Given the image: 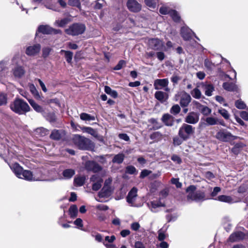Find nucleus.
<instances>
[{"mask_svg": "<svg viewBox=\"0 0 248 248\" xmlns=\"http://www.w3.org/2000/svg\"><path fill=\"white\" fill-rule=\"evenodd\" d=\"M215 137L219 141L225 142H231L238 138L225 129H220L216 133Z\"/></svg>", "mask_w": 248, "mask_h": 248, "instance_id": "20e7f679", "label": "nucleus"}, {"mask_svg": "<svg viewBox=\"0 0 248 248\" xmlns=\"http://www.w3.org/2000/svg\"><path fill=\"white\" fill-rule=\"evenodd\" d=\"M169 80L167 78L164 79H157L155 80L154 86L156 90L161 89L164 87H166L168 86Z\"/></svg>", "mask_w": 248, "mask_h": 248, "instance_id": "f3484780", "label": "nucleus"}, {"mask_svg": "<svg viewBox=\"0 0 248 248\" xmlns=\"http://www.w3.org/2000/svg\"><path fill=\"white\" fill-rule=\"evenodd\" d=\"M218 112L226 120L230 118V115L228 111L224 108H220L218 109Z\"/></svg>", "mask_w": 248, "mask_h": 248, "instance_id": "58836bf2", "label": "nucleus"}, {"mask_svg": "<svg viewBox=\"0 0 248 248\" xmlns=\"http://www.w3.org/2000/svg\"><path fill=\"white\" fill-rule=\"evenodd\" d=\"M111 181L110 178H108L105 181L104 186L99 192V196L100 197H107L110 195L111 191L109 185L110 184Z\"/></svg>", "mask_w": 248, "mask_h": 248, "instance_id": "ddd939ff", "label": "nucleus"}, {"mask_svg": "<svg viewBox=\"0 0 248 248\" xmlns=\"http://www.w3.org/2000/svg\"><path fill=\"white\" fill-rule=\"evenodd\" d=\"M151 171L150 170H143L140 174V177L141 178H143L145 177L146 176H148L151 173Z\"/></svg>", "mask_w": 248, "mask_h": 248, "instance_id": "0e129e2a", "label": "nucleus"}, {"mask_svg": "<svg viewBox=\"0 0 248 248\" xmlns=\"http://www.w3.org/2000/svg\"><path fill=\"white\" fill-rule=\"evenodd\" d=\"M170 11L169 8L166 6H163L160 7L159 9V12L162 15L169 14V12Z\"/></svg>", "mask_w": 248, "mask_h": 248, "instance_id": "4d7b16f0", "label": "nucleus"}, {"mask_svg": "<svg viewBox=\"0 0 248 248\" xmlns=\"http://www.w3.org/2000/svg\"><path fill=\"white\" fill-rule=\"evenodd\" d=\"M240 116L245 121H248V113L245 111H243L240 113Z\"/></svg>", "mask_w": 248, "mask_h": 248, "instance_id": "774afa93", "label": "nucleus"}, {"mask_svg": "<svg viewBox=\"0 0 248 248\" xmlns=\"http://www.w3.org/2000/svg\"><path fill=\"white\" fill-rule=\"evenodd\" d=\"M126 172L129 174H135L137 172L136 169L132 166H128L126 168Z\"/></svg>", "mask_w": 248, "mask_h": 248, "instance_id": "5fc2aeb1", "label": "nucleus"}, {"mask_svg": "<svg viewBox=\"0 0 248 248\" xmlns=\"http://www.w3.org/2000/svg\"><path fill=\"white\" fill-rule=\"evenodd\" d=\"M86 27L81 23H74L65 30V32L68 35L77 36L84 32Z\"/></svg>", "mask_w": 248, "mask_h": 248, "instance_id": "423d86ee", "label": "nucleus"}, {"mask_svg": "<svg viewBox=\"0 0 248 248\" xmlns=\"http://www.w3.org/2000/svg\"><path fill=\"white\" fill-rule=\"evenodd\" d=\"M73 53L71 51H68V52H65V58L67 62H71L73 58Z\"/></svg>", "mask_w": 248, "mask_h": 248, "instance_id": "6e6d98bb", "label": "nucleus"}, {"mask_svg": "<svg viewBox=\"0 0 248 248\" xmlns=\"http://www.w3.org/2000/svg\"><path fill=\"white\" fill-rule=\"evenodd\" d=\"M216 200H218L220 202L231 203L232 202V199L229 196L226 195H220L218 196Z\"/></svg>", "mask_w": 248, "mask_h": 248, "instance_id": "7c9ffc66", "label": "nucleus"}, {"mask_svg": "<svg viewBox=\"0 0 248 248\" xmlns=\"http://www.w3.org/2000/svg\"><path fill=\"white\" fill-rule=\"evenodd\" d=\"M180 107L178 105H175L171 107L170 112L173 115H176L180 112Z\"/></svg>", "mask_w": 248, "mask_h": 248, "instance_id": "8fccbe9b", "label": "nucleus"}, {"mask_svg": "<svg viewBox=\"0 0 248 248\" xmlns=\"http://www.w3.org/2000/svg\"><path fill=\"white\" fill-rule=\"evenodd\" d=\"M223 88L228 91H235L237 90L236 85L232 83L225 82L222 85Z\"/></svg>", "mask_w": 248, "mask_h": 248, "instance_id": "a878e982", "label": "nucleus"}, {"mask_svg": "<svg viewBox=\"0 0 248 248\" xmlns=\"http://www.w3.org/2000/svg\"><path fill=\"white\" fill-rule=\"evenodd\" d=\"M191 95L196 99H200L201 97L202 96V93L200 90L198 89L197 88H196L194 89L191 92Z\"/></svg>", "mask_w": 248, "mask_h": 248, "instance_id": "79ce46f5", "label": "nucleus"}, {"mask_svg": "<svg viewBox=\"0 0 248 248\" xmlns=\"http://www.w3.org/2000/svg\"><path fill=\"white\" fill-rule=\"evenodd\" d=\"M68 3L71 6H75L78 8H80V2L79 0H68Z\"/></svg>", "mask_w": 248, "mask_h": 248, "instance_id": "864d4df0", "label": "nucleus"}, {"mask_svg": "<svg viewBox=\"0 0 248 248\" xmlns=\"http://www.w3.org/2000/svg\"><path fill=\"white\" fill-rule=\"evenodd\" d=\"M78 213V207L76 205H73L70 207L69 209V213L71 217H76L77 216Z\"/></svg>", "mask_w": 248, "mask_h": 248, "instance_id": "c85d7f7f", "label": "nucleus"}, {"mask_svg": "<svg viewBox=\"0 0 248 248\" xmlns=\"http://www.w3.org/2000/svg\"><path fill=\"white\" fill-rule=\"evenodd\" d=\"M74 224L77 225L79 228L83 227L82 220L81 218H77L74 222Z\"/></svg>", "mask_w": 248, "mask_h": 248, "instance_id": "69168bd1", "label": "nucleus"}, {"mask_svg": "<svg viewBox=\"0 0 248 248\" xmlns=\"http://www.w3.org/2000/svg\"><path fill=\"white\" fill-rule=\"evenodd\" d=\"M138 189L137 188L134 187L129 192L126 197L127 202L131 204V206H135V202L137 197Z\"/></svg>", "mask_w": 248, "mask_h": 248, "instance_id": "9b49d317", "label": "nucleus"}, {"mask_svg": "<svg viewBox=\"0 0 248 248\" xmlns=\"http://www.w3.org/2000/svg\"><path fill=\"white\" fill-rule=\"evenodd\" d=\"M127 7L129 11L132 12H138L141 9V5L136 0H128Z\"/></svg>", "mask_w": 248, "mask_h": 248, "instance_id": "9d476101", "label": "nucleus"}, {"mask_svg": "<svg viewBox=\"0 0 248 248\" xmlns=\"http://www.w3.org/2000/svg\"><path fill=\"white\" fill-rule=\"evenodd\" d=\"M199 120V115L196 112H191L186 117L185 122L187 124H196Z\"/></svg>", "mask_w": 248, "mask_h": 248, "instance_id": "f8f14e48", "label": "nucleus"}, {"mask_svg": "<svg viewBox=\"0 0 248 248\" xmlns=\"http://www.w3.org/2000/svg\"><path fill=\"white\" fill-rule=\"evenodd\" d=\"M159 0H144L145 4L151 9H155Z\"/></svg>", "mask_w": 248, "mask_h": 248, "instance_id": "2f4dec72", "label": "nucleus"}, {"mask_svg": "<svg viewBox=\"0 0 248 248\" xmlns=\"http://www.w3.org/2000/svg\"><path fill=\"white\" fill-rule=\"evenodd\" d=\"M169 15L174 21L177 22L179 20L180 16L176 11L170 10L169 12Z\"/></svg>", "mask_w": 248, "mask_h": 248, "instance_id": "de8ad7c7", "label": "nucleus"}, {"mask_svg": "<svg viewBox=\"0 0 248 248\" xmlns=\"http://www.w3.org/2000/svg\"><path fill=\"white\" fill-rule=\"evenodd\" d=\"M193 103L195 107L199 110L203 115L208 116L211 114L212 112L211 109L208 107L202 105L196 101H193Z\"/></svg>", "mask_w": 248, "mask_h": 248, "instance_id": "2eb2a0df", "label": "nucleus"}, {"mask_svg": "<svg viewBox=\"0 0 248 248\" xmlns=\"http://www.w3.org/2000/svg\"><path fill=\"white\" fill-rule=\"evenodd\" d=\"M205 122L208 125L218 124V119L213 117H208L205 118Z\"/></svg>", "mask_w": 248, "mask_h": 248, "instance_id": "c756f323", "label": "nucleus"}, {"mask_svg": "<svg viewBox=\"0 0 248 248\" xmlns=\"http://www.w3.org/2000/svg\"><path fill=\"white\" fill-rule=\"evenodd\" d=\"M162 135L159 132H155L152 134L150 138L155 140H159L162 139Z\"/></svg>", "mask_w": 248, "mask_h": 248, "instance_id": "49530a36", "label": "nucleus"}, {"mask_svg": "<svg viewBox=\"0 0 248 248\" xmlns=\"http://www.w3.org/2000/svg\"><path fill=\"white\" fill-rule=\"evenodd\" d=\"M204 63L205 66L209 69H212L213 67L215 66V64L212 62H211L210 60L208 59L205 60Z\"/></svg>", "mask_w": 248, "mask_h": 248, "instance_id": "13d9d810", "label": "nucleus"}, {"mask_svg": "<svg viewBox=\"0 0 248 248\" xmlns=\"http://www.w3.org/2000/svg\"><path fill=\"white\" fill-rule=\"evenodd\" d=\"M235 106L237 108L240 109H244L246 108V104L241 99L237 100L235 101Z\"/></svg>", "mask_w": 248, "mask_h": 248, "instance_id": "c03bdc74", "label": "nucleus"}, {"mask_svg": "<svg viewBox=\"0 0 248 248\" xmlns=\"http://www.w3.org/2000/svg\"><path fill=\"white\" fill-rule=\"evenodd\" d=\"M51 50V49L50 47H48L43 48V50H42V52H43L42 56H43V57L44 58L47 57L49 55Z\"/></svg>", "mask_w": 248, "mask_h": 248, "instance_id": "bf43d9fd", "label": "nucleus"}, {"mask_svg": "<svg viewBox=\"0 0 248 248\" xmlns=\"http://www.w3.org/2000/svg\"><path fill=\"white\" fill-rule=\"evenodd\" d=\"M149 46L155 50H162L164 48V45L162 41L157 38H152L148 40Z\"/></svg>", "mask_w": 248, "mask_h": 248, "instance_id": "6e6552de", "label": "nucleus"}, {"mask_svg": "<svg viewBox=\"0 0 248 248\" xmlns=\"http://www.w3.org/2000/svg\"><path fill=\"white\" fill-rule=\"evenodd\" d=\"M192 34H194V32L187 27H184L181 29V35L184 39L186 40H189Z\"/></svg>", "mask_w": 248, "mask_h": 248, "instance_id": "412c9836", "label": "nucleus"}, {"mask_svg": "<svg viewBox=\"0 0 248 248\" xmlns=\"http://www.w3.org/2000/svg\"><path fill=\"white\" fill-rule=\"evenodd\" d=\"M90 181L93 183L92 189L93 190L97 191L101 188L103 182L101 176L98 174L93 175L90 178Z\"/></svg>", "mask_w": 248, "mask_h": 248, "instance_id": "1a4fd4ad", "label": "nucleus"}, {"mask_svg": "<svg viewBox=\"0 0 248 248\" xmlns=\"http://www.w3.org/2000/svg\"><path fill=\"white\" fill-rule=\"evenodd\" d=\"M85 167L88 170L92 171L94 172L99 171L102 168L98 164L94 161H88L85 163Z\"/></svg>", "mask_w": 248, "mask_h": 248, "instance_id": "4468645a", "label": "nucleus"}, {"mask_svg": "<svg viewBox=\"0 0 248 248\" xmlns=\"http://www.w3.org/2000/svg\"><path fill=\"white\" fill-rule=\"evenodd\" d=\"M36 132L41 136H44L48 134V131L43 127H39L36 129Z\"/></svg>", "mask_w": 248, "mask_h": 248, "instance_id": "09e8293b", "label": "nucleus"}, {"mask_svg": "<svg viewBox=\"0 0 248 248\" xmlns=\"http://www.w3.org/2000/svg\"><path fill=\"white\" fill-rule=\"evenodd\" d=\"M7 95L4 93H0V106L6 105L7 104Z\"/></svg>", "mask_w": 248, "mask_h": 248, "instance_id": "e433bc0d", "label": "nucleus"}, {"mask_svg": "<svg viewBox=\"0 0 248 248\" xmlns=\"http://www.w3.org/2000/svg\"><path fill=\"white\" fill-rule=\"evenodd\" d=\"M155 98L161 102H165L168 98V94L167 93L162 92H156L155 94Z\"/></svg>", "mask_w": 248, "mask_h": 248, "instance_id": "b1692460", "label": "nucleus"}, {"mask_svg": "<svg viewBox=\"0 0 248 248\" xmlns=\"http://www.w3.org/2000/svg\"><path fill=\"white\" fill-rule=\"evenodd\" d=\"M245 234L241 232H236L232 233L228 239L231 242H234L243 239L245 238Z\"/></svg>", "mask_w": 248, "mask_h": 248, "instance_id": "6ab92c4d", "label": "nucleus"}, {"mask_svg": "<svg viewBox=\"0 0 248 248\" xmlns=\"http://www.w3.org/2000/svg\"><path fill=\"white\" fill-rule=\"evenodd\" d=\"M196 187L194 186H190L186 189V191L188 193L187 199L192 201L199 202L204 200V194L202 192L197 191H195Z\"/></svg>", "mask_w": 248, "mask_h": 248, "instance_id": "0eeeda50", "label": "nucleus"}, {"mask_svg": "<svg viewBox=\"0 0 248 248\" xmlns=\"http://www.w3.org/2000/svg\"><path fill=\"white\" fill-rule=\"evenodd\" d=\"M195 127L192 125L183 124L179 129L178 135L183 140H186L194 134Z\"/></svg>", "mask_w": 248, "mask_h": 248, "instance_id": "39448f33", "label": "nucleus"}, {"mask_svg": "<svg viewBox=\"0 0 248 248\" xmlns=\"http://www.w3.org/2000/svg\"><path fill=\"white\" fill-rule=\"evenodd\" d=\"M161 120L167 126H171L173 125L174 118L169 114H165L163 115Z\"/></svg>", "mask_w": 248, "mask_h": 248, "instance_id": "aec40b11", "label": "nucleus"}, {"mask_svg": "<svg viewBox=\"0 0 248 248\" xmlns=\"http://www.w3.org/2000/svg\"><path fill=\"white\" fill-rule=\"evenodd\" d=\"M244 146V144L242 143L239 142L235 144L234 147L232 148V151L234 154H238L240 152L241 148H242Z\"/></svg>", "mask_w": 248, "mask_h": 248, "instance_id": "4c0bfd02", "label": "nucleus"}, {"mask_svg": "<svg viewBox=\"0 0 248 248\" xmlns=\"http://www.w3.org/2000/svg\"><path fill=\"white\" fill-rule=\"evenodd\" d=\"M183 139L181 138L174 137L173 139V142L174 145H179L182 143Z\"/></svg>", "mask_w": 248, "mask_h": 248, "instance_id": "e2e57ef3", "label": "nucleus"}, {"mask_svg": "<svg viewBox=\"0 0 248 248\" xmlns=\"http://www.w3.org/2000/svg\"><path fill=\"white\" fill-rule=\"evenodd\" d=\"M92 235L95 238L96 241L99 242H102L103 241L102 236L99 233H97L95 235L92 234Z\"/></svg>", "mask_w": 248, "mask_h": 248, "instance_id": "338daca9", "label": "nucleus"}, {"mask_svg": "<svg viewBox=\"0 0 248 248\" xmlns=\"http://www.w3.org/2000/svg\"><path fill=\"white\" fill-rule=\"evenodd\" d=\"M202 89L204 92L206 96H210L212 95V93L214 91V87L212 84L207 83H202L201 84Z\"/></svg>", "mask_w": 248, "mask_h": 248, "instance_id": "a211bd4d", "label": "nucleus"}, {"mask_svg": "<svg viewBox=\"0 0 248 248\" xmlns=\"http://www.w3.org/2000/svg\"><path fill=\"white\" fill-rule=\"evenodd\" d=\"M147 205L151 210L153 212H156V209L159 207L164 206V203L161 202L160 201H154L148 203Z\"/></svg>", "mask_w": 248, "mask_h": 248, "instance_id": "5701e85b", "label": "nucleus"}, {"mask_svg": "<svg viewBox=\"0 0 248 248\" xmlns=\"http://www.w3.org/2000/svg\"><path fill=\"white\" fill-rule=\"evenodd\" d=\"M116 239V237L114 235H111L110 236H106L105 237V241L103 242H106V243L111 244Z\"/></svg>", "mask_w": 248, "mask_h": 248, "instance_id": "052dcab7", "label": "nucleus"}, {"mask_svg": "<svg viewBox=\"0 0 248 248\" xmlns=\"http://www.w3.org/2000/svg\"><path fill=\"white\" fill-rule=\"evenodd\" d=\"M38 31L44 34H49L53 31V30L49 26L41 25L38 27Z\"/></svg>", "mask_w": 248, "mask_h": 248, "instance_id": "393cba45", "label": "nucleus"}, {"mask_svg": "<svg viewBox=\"0 0 248 248\" xmlns=\"http://www.w3.org/2000/svg\"><path fill=\"white\" fill-rule=\"evenodd\" d=\"M75 173L73 169H66L63 171V176L65 179L71 178Z\"/></svg>", "mask_w": 248, "mask_h": 248, "instance_id": "c9c22d12", "label": "nucleus"}, {"mask_svg": "<svg viewBox=\"0 0 248 248\" xmlns=\"http://www.w3.org/2000/svg\"><path fill=\"white\" fill-rule=\"evenodd\" d=\"M50 137L54 140H59L61 138V134L58 130H54L52 132Z\"/></svg>", "mask_w": 248, "mask_h": 248, "instance_id": "603ef678", "label": "nucleus"}, {"mask_svg": "<svg viewBox=\"0 0 248 248\" xmlns=\"http://www.w3.org/2000/svg\"><path fill=\"white\" fill-rule=\"evenodd\" d=\"M106 2L104 0H97L95 1L94 8L95 9H100L105 6Z\"/></svg>", "mask_w": 248, "mask_h": 248, "instance_id": "a18cd8bd", "label": "nucleus"}, {"mask_svg": "<svg viewBox=\"0 0 248 248\" xmlns=\"http://www.w3.org/2000/svg\"><path fill=\"white\" fill-rule=\"evenodd\" d=\"M69 22V20L67 18H65L61 20H56L55 22V24L58 27H63L65 25L68 24Z\"/></svg>", "mask_w": 248, "mask_h": 248, "instance_id": "37998d69", "label": "nucleus"}, {"mask_svg": "<svg viewBox=\"0 0 248 248\" xmlns=\"http://www.w3.org/2000/svg\"><path fill=\"white\" fill-rule=\"evenodd\" d=\"M41 49V46L39 44H35L27 47L26 53L29 56H33L39 52Z\"/></svg>", "mask_w": 248, "mask_h": 248, "instance_id": "dca6fc26", "label": "nucleus"}, {"mask_svg": "<svg viewBox=\"0 0 248 248\" xmlns=\"http://www.w3.org/2000/svg\"><path fill=\"white\" fill-rule=\"evenodd\" d=\"M10 108L13 112L19 115L24 114L31 110L28 103L19 98H16L10 103Z\"/></svg>", "mask_w": 248, "mask_h": 248, "instance_id": "f03ea898", "label": "nucleus"}, {"mask_svg": "<svg viewBox=\"0 0 248 248\" xmlns=\"http://www.w3.org/2000/svg\"><path fill=\"white\" fill-rule=\"evenodd\" d=\"M80 119L84 121H93L95 120V117L93 116L86 113H82L80 115Z\"/></svg>", "mask_w": 248, "mask_h": 248, "instance_id": "ea45409f", "label": "nucleus"}, {"mask_svg": "<svg viewBox=\"0 0 248 248\" xmlns=\"http://www.w3.org/2000/svg\"><path fill=\"white\" fill-rule=\"evenodd\" d=\"M85 177L84 176H77L74 179L75 185L78 186H82L85 182Z\"/></svg>", "mask_w": 248, "mask_h": 248, "instance_id": "473e14b6", "label": "nucleus"}, {"mask_svg": "<svg viewBox=\"0 0 248 248\" xmlns=\"http://www.w3.org/2000/svg\"><path fill=\"white\" fill-rule=\"evenodd\" d=\"M191 100V96L186 93H184L181 96L180 105L182 107H187Z\"/></svg>", "mask_w": 248, "mask_h": 248, "instance_id": "4be33fe9", "label": "nucleus"}, {"mask_svg": "<svg viewBox=\"0 0 248 248\" xmlns=\"http://www.w3.org/2000/svg\"><path fill=\"white\" fill-rule=\"evenodd\" d=\"M30 90L35 98L37 99H39L40 98L39 93L33 84L30 85Z\"/></svg>", "mask_w": 248, "mask_h": 248, "instance_id": "a19ab883", "label": "nucleus"}, {"mask_svg": "<svg viewBox=\"0 0 248 248\" xmlns=\"http://www.w3.org/2000/svg\"><path fill=\"white\" fill-rule=\"evenodd\" d=\"M28 100L31 106L36 111L38 112H41L43 111V109L42 107L37 104L34 100L32 99H28Z\"/></svg>", "mask_w": 248, "mask_h": 248, "instance_id": "cd10ccee", "label": "nucleus"}, {"mask_svg": "<svg viewBox=\"0 0 248 248\" xmlns=\"http://www.w3.org/2000/svg\"><path fill=\"white\" fill-rule=\"evenodd\" d=\"M158 239L162 241L166 238V235L162 229H160L158 231Z\"/></svg>", "mask_w": 248, "mask_h": 248, "instance_id": "3c124183", "label": "nucleus"}, {"mask_svg": "<svg viewBox=\"0 0 248 248\" xmlns=\"http://www.w3.org/2000/svg\"><path fill=\"white\" fill-rule=\"evenodd\" d=\"M10 168L15 175L19 178L24 179L29 181L46 180L43 170L38 169L31 171L24 170L18 163H14L10 166Z\"/></svg>", "mask_w": 248, "mask_h": 248, "instance_id": "f257e3e1", "label": "nucleus"}, {"mask_svg": "<svg viewBox=\"0 0 248 248\" xmlns=\"http://www.w3.org/2000/svg\"><path fill=\"white\" fill-rule=\"evenodd\" d=\"M124 157L125 155L124 154H118L114 155L112 161L114 163H116L118 164H121L123 162Z\"/></svg>", "mask_w": 248, "mask_h": 248, "instance_id": "bb28decb", "label": "nucleus"}, {"mask_svg": "<svg viewBox=\"0 0 248 248\" xmlns=\"http://www.w3.org/2000/svg\"><path fill=\"white\" fill-rule=\"evenodd\" d=\"M125 63L126 62L124 61L121 60L120 61H119L118 63L115 66V67L114 68V70H120L123 67V66L125 64Z\"/></svg>", "mask_w": 248, "mask_h": 248, "instance_id": "680f3d73", "label": "nucleus"}, {"mask_svg": "<svg viewBox=\"0 0 248 248\" xmlns=\"http://www.w3.org/2000/svg\"><path fill=\"white\" fill-rule=\"evenodd\" d=\"M24 73L25 71L21 67H16L13 71L14 76L18 78L22 77L24 74Z\"/></svg>", "mask_w": 248, "mask_h": 248, "instance_id": "f704fd0d", "label": "nucleus"}, {"mask_svg": "<svg viewBox=\"0 0 248 248\" xmlns=\"http://www.w3.org/2000/svg\"><path fill=\"white\" fill-rule=\"evenodd\" d=\"M105 92L108 94L110 95L111 97L115 98L118 96V93L116 91L112 90L109 87L106 86L105 87Z\"/></svg>", "mask_w": 248, "mask_h": 248, "instance_id": "72a5a7b5", "label": "nucleus"}, {"mask_svg": "<svg viewBox=\"0 0 248 248\" xmlns=\"http://www.w3.org/2000/svg\"><path fill=\"white\" fill-rule=\"evenodd\" d=\"M73 140L75 144L80 149L92 150L94 148V144L91 140L79 135H75Z\"/></svg>", "mask_w": 248, "mask_h": 248, "instance_id": "7ed1b4c3", "label": "nucleus"}]
</instances>
